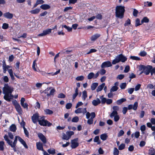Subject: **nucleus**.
<instances>
[{
    "instance_id": "1",
    "label": "nucleus",
    "mask_w": 155,
    "mask_h": 155,
    "mask_svg": "<svg viewBox=\"0 0 155 155\" xmlns=\"http://www.w3.org/2000/svg\"><path fill=\"white\" fill-rule=\"evenodd\" d=\"M18 136L15 137V140L13 143L12 141L8 139V137L7 135L5 134L4 137L5 140L7 142L8 144L13 148V150L15 152L17 151L16 146L17 142V138H18Z\"/></svg>"
},
{
    "instance_id": "2",
    "label": "nucleus",
    "mask_w": 155,
    "mask_h": 155,
    "mask_svg": "<svg viewBox=\"0 0 155 155\" xmlns=\"http://www.w3.org/2000/svg\"><path fill=\"white\" fill-rule=\"evenodd\" d=\"M124 7L121 5L117 6L116 8V16L117 17L120 19L124 17L125 12Z\"/></svg>"
},
{
    "instance_id": "3",
    "label": "nucleus",
    "mask_w": 155,
    "mask_h": 155,
    "mask_svg": "<svg viewBox=\"0 0 155 155\" xmlns=\"http://www.w3.org/2000/svg\"><path fill=\"white\" fill-rule=\"evenodd\" d=\"M152 68V67L151 65H148L147 66L142 64H140L139 66V70H142L140 74L144 72L147 75H148L150 72V70Z\"/></svg>"
},
{
    "instance_id": "4",
    "label": "nucleus",
    "mask_w": 155,
    "mask_h": 155,
    "mask_svg": "<svg viewBox=\"0 0 155 155\" xmlns=\"http://www.w3.org/2000/svg\"><path fill=\"white\" fill-rule=\"evenodd\" d=\"M13 88L10 87L8 84H5L3 88V94H12L13 91Z\"/></svg>"
},
{
    "instance_id": "5",
    "label": "nucleus",
    "mask_w": 155,
    "mask_h": 155,
    "mask_svg": "<svg viewBox=\"0 0 155 155\" xmlns=\"http://www.w3.org/2000/svg\"><path fill=\"white\" fill-rule=\"evenodd\" d=\"M41 120H38L39 124L42 126H47L50 127L52 125V124L48 121L46 120L45 117L43 116L41 118Z\"/></svg>"
},
{
    "instance_id": "6",
    "label": "nucleus",
    "mask_w": 155,
    "mask_h": 155,
    "mask_svg": "<svg viewBox=\"0 0 155 155\" xmlns=\"http://www.w3.org/2000/svg\"><path fill=\"white\" fill-rule=\"evenodd\" d=\"M31 119L32 122L34 124H36L38 120H39V116L38 113H35L33 114L31 117Z\"/></svg>"
},
{
    "instance_id": "7",
    "label": "nucleus",
    "mask_w": 155,
    "mask_h": 155,
    "mask_svg": "<svg viewBox=\"0 0 155 155\" xmlns=\"http://www.w3.org/2000/svg\"><path fill=\"white\" fill-rule=\"evenodd\" d=\"M13 104L17 111L19 114H22L23 112L22 108L17 102L16 101L15 102L13 103Z\"/></svg>"
},
{
    "instance_id": "8",
    "label": "nucleus",
    "mask_w": 155,
    "mask_h": 155,
    "mask_svg": "<svg viewBox=\"0 0 155 155\" xmlns=\"http://www.w3.org/2000/svg\"><path fill=\"white\" fill-rule=\"evenodd\" d=\"M78 141V138L71 140V147L72 149H75L79 146V143L77 142Z\"/></svg>"
},
{
    "instance_id": "9",
    "label": "nucleus",
    "mask_w": 155,
    "mask_h": 155,
    "mask_svg": "<svg viewBox=\"0 0 155 155\" xmlns=\"http://www.w3.org/2000/svg\"><path fill=\"white\" fill-rule=\"evenodd\" d=\"M38 137L43 144L47 143V139L45 136L41 133H39L38 134Z\"/></svg>"
},
{
    "instance_id": "10",
    "label": "nucleus",
    "mask_w": 155,
    "mask_h": 155,
    "mask_svg": "<svg viewBox=\"0 0 155 155\" xmlns=\"http://www.w3.org/2000/svg\"><path fill=\"white\" fill-rule=\"evenodd\" d=\"M138 106V103L137 102H135L134 105L129 104L128 106L127 107V109L129 110H130L132 109L135 110H136Z\"/></svg>"
},
{
    "instance_id": "11",
    "label": "nucleus",
    "mask_w": 155,
    "mask_h": 155,
    "mask_svg": "<svg viewBox=\"0 0 155 155\" xmlns=\"http://www.w3.org/2000/svg\"><path fill=\"white\" fill-rule=\"evenodd\" d=\"M117 57L118 60L119 61V62L121 61L122 62H124L127 60V58L124 56L122 54L117 55Z\"/></svg>"
},
{
    "instance_id": "12",
    "label": "nucleus",
    "mask_w": 155,
    "mask_h": 155,
    "mask_svg": "<svg viewBox=\"0 0 155 155\" xmlns=\"http://www.w3.org/2000/svg\"><path fill=\"white\" fill-rule=\"evenodd\" d=\"M112 66L111 62L109 61H107L103 62L101 65L102 68H104L105 67H109Z\"/></svg>"
},
{
    "instance_id": "13",
    "label": "nucleus",
    "mask_w": 155,
    "mask_h": 155,
    "mask_svg": "<svg viewBox=\"0 0 155 155\" xmlns=\"http://www.w3.org/2000/svg\"><path fill=\"white\" fill-rule=\"evenodd\" d=\"M5 95L3 97L4 99L8 102H10L12 99V97H13V95L12 94H4Z\"/></svg>"
},
{
    "instance_id": "14",
    "label": "nucleus",
    "mask_w": 155,
    "mask_h": 155,
    "mask_svg": "<svg viewBox=\"0 0 155 155\" xmlns=\"http://www.w3.org/2000/svg\"><path fill=\"white\" fill-rule=\"evenodd\" d=\"M37 149L39 150H41L44 152L45 151L43 147V143L41 142H37L36 143Z\"/></svg>"
},
{
    "instance_id": "15",
    "label": "nucleus",
    "mask_w": 155,
    "mask_h": 155,
    "mask_svg": "<svg viewBox=\"0 0 155 155\" xmlns=\"http://www.w3.org/2000/svg\"><path fill=\"white\" fill-rule=\"evenodd\" d=\"M3 16L5 18L8 19H12L13 17V14L10 13L9 12H6L3 14Z\"/></svg>"
},
{
    "instance_id": "16",
    "label": "nucleus",
    "mask_w": 155,
    "mask_h": 155,
    "mask_svg": "<svg viewBox=\"0 0 155 155\" xmlns=\"http://www.w3.org/2000/svg\"><path fill=\"white\" fill-rule=\"evenodd\" d=\"M18 139L20 143L24 146L25 147L26 149L28 148V147L26 144L25 142L20 137H18Z\"/></svg>"
},
{
    "instance_id": "17",
    "label": "nucleus",
    "mask_w": 155,
    "mask_h": 155,
    "mask_svg": "<svg viewBox=\"0 0 155 155\" xmlns=\"http://www.w3.org/2000/svg\"><path fill=\"white\" fill-rule=\"evenodd\" d=\"M101 36L100 34L96 33L92 35L91 38V41H95L98 38Z\"/></svg>"
},
{
    "instance_id": "18",
    "label": "nucleus",
    "mask_w": 155,
    "mask_h": 155,
    "mask_svg": "<svg viewBox=\"0 0 155 155\" xmlns=\"http://www.w3.org/2000/svg\"><path fill=\"white\" fill-rule=\"evenodd\" d=\"M49 90V89L47 88V89H45L43 91L41 92V91L40 92L41 93V96L45 98L46 97V96H47V94H48V91Z\"/></svg>"
},
{
    "instance_id": "19",
    "label": "nucleus",
    "mask_w": 155,
    "mask_h": 155,
    "mask_svg": "<svg viewBox=\"0 0 155 155\" xmlns=\"http://www.w3.org/2000/svg\"><path fill=\"white\" fill-rule=\"evenodd\" d=\"M40 7L42 9L44 10H47L51 8L50 6L46 4H42Z\"/></svg>"
},
{
    "instance_id": "20",
    "label": "nucleus",
    "mask_w": 155,
    "mask_h": 155,
    "mask_svg": "<svg viewBox=\"0 0 155 155\" xmlns=\"http://www.w3.org/2000/svg\"><path fill=\"white\" fill-rule=\"evenodd\" d=\"M101 103V101L98 98H97V100H93L92 101V104L94 106H97Z\"/></svg>"
},
{
    "instance_id": "21",
    "label": "nucleus",
    "mask_w": 155,
    "mask_h": 155,
    "mask_svg": "<svg viewBox=\"0 0 155 155\" xmlns=\"http://www.w3.org/2000/svg\"><path fill=\"white\" fill-rule=\"evenodd\" d=\"M127 100L125 98H122L120 99L117 100L116 101V104H117L119 105L121 104L123 102L126 101Z\"/></svg>"
},
{
    "instance_id": "22",
    "label": "nucleus",
    "mask_w": 155,
    "mask_h": 155,
    "mask_svg": "<svg viewBox=\"0 0 155 155\" xmlns=\"http://www.w3.org/2000/svg\"><path fill=\"white\" fill-rule=\"evenodd\" d=\"M40 9L37 8L35 9L31 10L30 12L33 14H36L38 13L40 11Z\"/></svg>"
},
{
    "instance_id": "23",
    "label": "nucleus",
    "mask_w": 155,
    "mask_h": 155,
    "mask_svg": "<svg viewBox=\"0 0 155 155\" xmlns=\"http://www.w3.org/2000/svg\"><path fill=\"white\" fill-rule=\"evenodd\" d=\"M105 85V84L104 83H103L101 85H99L98 87L96 89V91L97 92H98L100 91H101L104 87Z\"/></svg>"
},
{
    "instance_id": "24",
    "label": "nucleus",
    "mask_w": 155,
    "mask_h": 155,
    "mask_svg": "<svg viewBox=\"0 0 155 155\" xmlns=\"http://www.w3.org/2000/svg\"><path fill=\"white\" fill-rule=\"evenodd\" d=\"M94 142H97V144H100L101 143L99 136H96L95 137L94 139Z\"/></svg>"
},
{
    "instance_id": "25",
    "label": "nucleus",
    "mask_w": 155,
    "mask_h": 155,
    "mask_svg": "<svg viewBox=\"0 0 155 155\" xmlns=\"http://www.w3.org/2000/svg\"><path fill=\"white\" fill-rule=\"evenodd\" d=\"M9 129L11 131L15 132L16 131L17 128L15 125L14 124H12L10 127Z\"/></svg>"
},
{
    "instance_id": "26",
    "label": "nucleus",
    "mask_w": 155,
    "mask_h": 155,
    "mask_svg": "<svg viewBox=\"0 0 155 155\" xmlns=\"http://www.w3.org/2000/svg\"><path fill=\"white\" fill-rule=\"evenodd\" d=\"M108 137V136L106 134H102L100 136V138L103 141L106 140Z\"/></svg>"
},
{
    "instance_id": "27",
    "label": "nucleus",
    "mask_w": 155,
    "mask_h": 155,
    "mask_svg": "<svg viewBox=\"0 0 155 155\" xmlns=\"http://www.w3.org/2000/svg\"><path fill=\"white\" fill-rule=\"evenodd\" d=\"M87 97V92L86 91H84L82 92V98L83 101H85Z\"/></svg>"
},
{
    "instance_id": "28",
    "label": "nucleus",
    "mask_w": 155,
    "mask_h": 155,
    "mask_svg": "<svg viewBox=\"0 0 155 155\" xmlns=\"http://www.w3.org/2000/svg\"><path fill=\"white\" fill-rule=\"evenodd\" d=\"M44 110L45 114H46L50 115L53 113V112L49 109H45Z\"/></svg>"
},
{
    "instance_id": "29",
    "label": "nucleus",
    "mask_w": 155,
    "mask_h": 155,
    "mask_svg": "<svg viewBox=\"0 0 155 155\" xmlns=\"http://www.w3.org/2000/svg\"><path fill=\"white\" fill-rule=\"evenodd\" d=\"M98 85V83H97L96 82L92 84L91 86V90L92 91L95 90Z\"/></svg>"
},
{
    "instance_id": "30",
    "label": "nucleus",
    "mask_w": 155,
    "mask_h": 155,
    "mask_svg": "<svg viewBox=\"0 0 155 155\" xmlns=\"http://www.w3.org/2000/svg\"><path fill=\"white\" fill-rule=\"evenodd\" d=\"M148 154H153V155H155V150L152 147L150 148L149 150Z\"/></svg>"
},
{
    "instance_id": "31",
    "label": "nucleus",
    "mask_w": 155,
    "mask_h": 155,
    "mask_svg": "<svg viewBox=\"0 0 155 155\" xmlns=\"http://www.w3.org/2000/svg\"><path fill=\"white\" fill-rule=\"evenodd\" d=\"M149 18L147 17H145L143 18L142 20L141 21V24H143L144 23H148L149 22Z\"/></svg>"
},
{
    "instance_id": "32",
    "label": "nucleus",
    "mask_w": 155,
    "mask_h": 155,
    "mask_svg": "<svg viewBox=\"0 0 155 155\" xmlns=\"http://www.w3.org/2000/svg\"><path fill=\"white\" fill-rule=\"evenodd\" d=\"M62 28H66V29H67L68 32H70V31H72V28L71 27H70L69 26H68L66 25H62Z\"/></svg>"
},
{
    "instance_id": "33",
    "label": "nucleus",
    "mask_w": 155,
    "mask_h": 155,
    "mask_svg": "<svg viewBox=\"0 0 155 155\" xmlns=\"http://www.w3.org/2000/svg\"><path fill=\"white\" fill-rule=\"evenodd\" d=\"M74 132L73 131H67L66 132V134L68 136V137H69V139L70 138L71 136L74 134Z\"/></svg>"
},
{
    "instance_id": "34",
    "label": "nucleus",
    "mask_w": 155,
    "mask_h": 155,
    "mask_svg": "<svg viewBox=\"0 0 155 155\" xmlns=\"http://www.w3.org/2000/svg\"><path fill=\"white\" fill-rule=\"evenodd\" d=\"M5 144L3 141H0V150L3 151L4 150V145Z\"/></svg>"
},
{
    "instance_id": "35",
    "label": "nucleus",
    "mask_w": 155,
    "mask_h": 155,
    "mask_svg": "<svg viewBox=\"0 0 155 155\" xmlns=\"http://www.w3.org/2000/svg\"><path fill=\"white\" fill-rule=\"evenodd\" d=\"M52 29L50 28H48L47 29L45 30H44L43 31L44 32L45 35L50 33L51 32Z\"/></svg>"
},
{
    "instance_id": "36",
    "label": "nucleus",
    "mask_w": 155,
    "mask_h": 155,
    "mask_svg": "<svg viewBox=\"0 0 155 155\" xmlns=\"http://www.w3.org/2000/svg\"><path fill=\"white\" fill-rule=\"evenodd\" d=\"M142 24L140 23V19L139 18H137L136 19V20L135 26L136 27H137L138 26H139Z\"/></svg>"
},
{
    "instance_id": "37",
    "label": "nucleus",
    "mask_w": 155,
    "mask_h": 155,
    "mask_svg": "<svg viewBox=\"0 0 155 155\" xmlns=\"http://www.w3.org/2000/svg\"><path fill=\"white\" fill-rule=\"evenodd\" d=\"M118 88L117 86H113L111 88L110 91L112 92L116 91L118 90Z\"/></svg>"
},
{
    "instance_id": "38",
    "label": "nucleus",
    "mask_w": 155,
    "mask_h": 155,
    "mask_svg": "<svg viewBox=\"0 0 155 155\" xmlns=\"http://www.w3.org/2000/svg\"><path fill=\"white\" fill-rule=\"evenodd\" d=\"M36 60H35L33 62V64L32 66V68L33 70L35 71H37V69L35 68V65L37 66V64L36 63Z\"/></svg>"
},
{
    "instance_id": "39",
    "label": "nucleus",
    "mask_w": 155,
    "mask_h": 155,
    "mask_svg": "<svg viewBox=\"0 0 155 155\" xmlns=\"http://www.w3.org/2000/svg\"><path fill=\"white\" fill-rule=\"evenodd\" d=\"M94 74L93 72H91L87 76V79H91L94 77Z\"/></svg>"
},
{
    "instance_id": "40",
    "label": "nucleus",
    "mask_w": 155,
    "mask_h": 155,
    "mask_svg": "<svg viewBox=\"0 0 155 155\" xmlns=\"http://www.w3.org/2000/svg\"><path fill=\"white\" fill-rule=\"evenodd\" d=\"M47 151L50 154L54 155L55 153V150L54 149H53L52 150L51 149H48Z\"/></svg>"
},
{
    "instance_id": "41",
    "label": "nucleus",
    "mask_w": 155,
    "mask_h": 155,
    "mask_svg": "<svg viewBox=\"0 0 155 155\" xmlns=\"http://www.w3.org/2000/svg\"><path fill=\"white\" fill-rule=\"evenodd\" d=\"M23 129H24V132L25 134V135L26 137H29V133L28 131L25 128V127H24Z\"/></svg>"
},
{
    "instance_id": "42",
    "label": "nucleus",
    "mask_w": 155,
    "mask_h": 155,
    "mask_svg": "<svg viewBox=\"0 0 155 155\" xmlns=\"http://www.w3.org/2000/svg\"><path fill=\"white\" fill-rule=\"evenodd\" d=\"M62 138L63 140H68L69 139V137L67 136L64 133H63Z\"/></svg>"
},
{
    "instance_id": "43",
    "label": "nucleus",
    "mask_w": 155,
    "mask_h": 155,
    "mask_svg": "<svg viewBox=\"0 0 155 155\" xmlns=\"http://www.w3.org/2000/svg\"><path fill=\"white\" fill-rule=\"evenodd\" d=\"M8 24L6 23H4L2 26V28L4 29H6L8 28Z\"/></svg>"
},
{
    "instance_id": "44",
    "label": "nucleus",
    "mask_w": 155,
    "mask_h": 155,
    "mask_svg": "<svg viewBox=\"0 0 155 155\" xmlns=\"http://www.w3.org/2000/svg\"><path fill=\"white\" fill-rule=\"evenodd\" d=\"M84 78V77L83 76H79L76 77V79L78 81H83Z\"/></svg>"
},
{
    "instance_id": "45",
    "label": "nucleus",
    "mask_w": 155,
    "mask_h": 155,
    "mask_svg": "<svg viewBox=\"0 0 155 155\" xmlns=\"http://www.w3.org/2000/svg\"><path fill=\"white\" fill-rule=\"evenodd\" d=\"M118 113L117 111H113L112 113L110 114V117L111 118H113L115 116L117 115Z\"/></svg>"
},
{
    "instance_id": "46",
    "label": "nucleus",
    "mask_w": 155,
    "mask_h": 155,
    "mask_svg": "<svg viewBox=\"0 0 155 155\" xmlns=\"http://www.w3.org/2000/svg\"><path fill=\"white\" fill-rule=\"evenodd\" d=\"M73 9L72 7H65L63 11L64 12H67L68 11L72 10Z\"/></svg>"
},
{
    "instance_id": "47",
    "label": "nucleus",
    "mask_w": 155,
    "mask_h": 155,
    "mask_svg": "<svg viewBox=\"0 0 155 155\" xmlns=\"http://www.w3.org/2000/svg\"><path fill=\"white\" fill-rule=\"evenodd\" d=\"M125 144L124 143H121L118 149L120 150H122L124 149L125 147Z\"/></svg>"
},
{
    "instance_id": "48",
    "label": "nucleus",
    "mask_w": 155,
    "mask_h": 155,
    "mask_svg": "<svg viewBox=\"0 0 155 155\" xmlns=\"http://www.w3.org/2000/svg\"><path fill=\"white\" fill-rule=\"evenodd\" d=\"M126 83H123L121 84L120 85V87L121 89H123L126 88Z\"/></svg>"
},
{
    "instance_id": "49",
    "label": "nucleus",
    "mask_w": 155,
    "mask_h": 155,
    "mask_svg": "<svg viewBox=\"0 0 155 155\" xmlns=\"http://www.w3.org/2000/svg\"><path fill=\"white\" fill-rule=\"evenodd\" d=\"M55 91V90L54 89H52L50 91V93L47 94V96L49 97L51 95H54V93Z\"/></svg>"
},
{
    "instance_id": "50",
    "label": "nucleus",
    "mask_w": 155,
    "mask_h": 155,
    "mask_svg": "<svg viewBox=\"0 0 155 155\" xmlns=\"http://www.w3.org/2000/svg\"><path fill=\"white\" fill-rule=\"evenodd\" d=\"M131 24L130 20V19L128 18L127 20L126 21L125 23L124 24V25L125 26L129 25Z\"/></svg>"
},
{
    "instance_id": "51",
    "label": "nucleus",
    "mask_w": 155,
    "mask_h": 155,
    "mask_svg": "<svg viewBox=\"0 0 155 155\" xmlns=\"http://www.w3.org/2000/svg\"><path fill=\"white\" fill-rule=\"evenodd\" d=\"M78 120L79 118L77 116L74 117L72 120V121L73 122H77L78 121Z\"/></svg>"
},
{
    "instance_id": "52",
    "label": "nucleus",
    "mask_w": 155,
    "mask_h": 155,
    "mask_svg": "<svg viewBox=\"0 0 155 155\" xmlns=\"http://www.w3.org/2000/svg\"><path fill=\"white\" fill-rule=\"evenodd\" d=\"M128 92L130 94H131L134 91V88H128L127 89Z\"/></svg>"
},
{
    "instance_id": "53",
    "label": "nucleus",
    "mask_w": 155,
    "mask_h": 155,
    "mask_svg": "<svg viewBox=\"0 0 155 155\" xmlns=\"http://www.w3.org/2000/svg\"><path fill=\"white\" fill-rule=\"evenodd\" d=\"M119 153V151L116 147H114V155H118Z\"/></svg>"
},
{
    "instance_id": "54",
    "label": "nucleus",
    "mask_w": 155,
    "mask_h": 155,
    "mask_svg": "<svg viewBox=\"0 0 155 155\" xmlns=\"http://www.w3.org/2000/svg\"><path fill=\"white\" fill-rule=\"evenodd\" d=\"M82 108H79L75 110V113L76 114L80 113L82 112Z\"/></svg>"
},
{
    "instance_id": "55",
    "label": "nucleus",
    "mask_w": 155,
    "mask_h": 155,
    "mask_svg": "<svg viewBox=\"0 0 155 155\" xmlns=\"http://www.w3.org/2000/svg\"><path fill=\"white\" fill-rule=\"evenodd\" d=\"M119 62V61L118 60L117 57L114 60L112 61V64H115L117 63H118Z\"/></svg>"
},
{
    "instance_id": "56",
    "label": "nucleus",
    "mask_w": 155,
    "mask_h": 155,
    "mask_svg": "<svg viewBox=\"0 0 155 155\" xmlns=\"http://www.w3.org/2000/svg\"><path fill=\"white\" fill-rule=\"evenodd\" d=\"M97 50L94 49H91L90 51L86 53V54H89L91 53L96 52Z\"/></svg>"
},
{
    "instance_id": "57",
    "label": "nucleus",
    "mask_w": 155,
    "mask_h": 155,
    "mask_svg": "<svg viewBox=\"0 0 155 155\" xmlns=\"http://www.w3.org/2000/svg\"><path fill=\"white\" fill-rule=\"evenodd\" d=\"M138 13V11L135 9H134L133 15L135 17H137Z\"/></svg>"
},
{
    "instance_id": "58",
    "label": "nucleus",
    "mask_w": 155,
    "mask_h": 155,
    "mask_svg": "<svg viewBox=\"0 0 155 155\" xmlns=\"http://www.w3.org/2000/svg\"><path fill=\"white\" fill-rule=\"evenodd\" d=\"M72 106V104L71 103H68L66 105V108L67 109H70Z\"/></svg>"
},
{
    "instance_id": "59",
    "label": "nucleus",
    "mask_w": 155,
    "mask_h": 155,
    "mask_svg": "<svg viewBox=\"0 0 155 155\" xmlns=\"http://www.w3.org/2000/svg\"><path fill=\"white\" fill-rule=\"evenodd\" d=\"M130 69V66L129 65L126 66L125 68L124 71L125 73H127L129 71Z\"/></svg>"
},
{
    "instance_id": "60",
    "label": "nucleus",
    "mask_w": 155,
    "mask_h": 155,
    "mask_svg": "<svg viewBox=\"0 0 155 155\" xmlns=\"http://www.w3.org/2000/svg\"><path fill=\"white\" fill-rule=\"evenodd\" d=\"M130 58L131 59L133 60H135L139 61V60H140V58H139L135 56H130Z\"/></svg>"
},
{
    "instance_id": "61",
    "label": "nucleus",
    "mask_w": 155,
    "mask_h": 155,
    "mask_svg": "<svg viewBox=\"0 0 155 155\" xmlns=\"http://www.w3.org/2000/svg\"><path fill=\"white\" fill-rule=\"evenodd\" d=\"M60 72V70L59 69L58 71H57L54 73H48V74H51L52 76H54L56 75L58 73H59Z\"/></svg>"
},
{
    "instance_id": "62",
    "label": "nucleus",
    "mask_w": 155,
    "mask_h": 155,
    "mask_svg": "<svg viewBox=\"0 0 155 155\" xmlns=\"http://www.w3.org/2000/svg\"><path fill=\"white\" fill-rule=\"evenodd\" d=\"M58 98H64L65 97V95L64 94L61 93L58 95Z\"/></svg>"
},
{
    "instance_id": "63",
    "label": "nucleus",
    "mask_w": 155,
    "mask_h": 155,
    "mask_svg": "<svg viewBox=\"0 0 155 155\" xmlns=\"http://www.w3.org/2000/svg\"><path fill=\"white\" fill-rule=\"evenodd\" d=\"M127 110L128 109L127 107H124L123 108L122 110V112L124 114H125L126 113L127 111Z\"/></svg>"
},
{
    "instance_id": "64",
    "label": "nucleus",
    "mask_w": 155,
    "mask_h": 155,
    "mask_svg": "<svg viewBox=\"0 0 155 155\" xmlns=\"http://www.w3.org/2000/svg\"><path fill=\"white\" fill-rule=\"evenodd\" d=\"M141 84H137L135 87V91H137L139 90L141 87Z\"/></svg>"
}]
</instances>
